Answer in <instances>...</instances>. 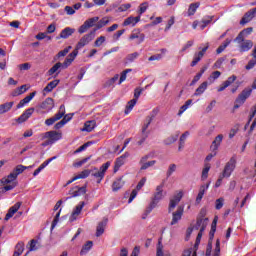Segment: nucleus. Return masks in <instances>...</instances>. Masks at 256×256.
I'll return each mask as SVG.
<instances>
[{"label": "nucleus", "instance_id": "1", "mask_svg": "<svg viewBox=\"0 0 256 256\" xmlns=\"http://www.w3.org/2000/svg\"><path fill=\"white\" fill-rule=\"evenodd\" d=\"M163 187H165L164 184H160L156 187V191L153 194L151 202L146 209V213H151L153 211V209H155V207H157V205H159V202L163 201L165 195H167L166 192H163Z\"/></svg>", "mask_w": 256, "mask_h": 256}, {"label": "nucleus", "instance_id": "2", "mask_svg": "<svg viewBox=\"0 0 256 256\" xmlns=\"http://www.w3.org/2000/svg\"><path fill=\"white\" fill-rule=\"evenodd\" d=\"M109 167H111L110 161L102 164L100 169L94 168V169L90 170V175H92V177L97 179V183H101V181H103V179L105 177V173H107V169H109Z\"/></svg>", "mask_w": 256, "mask_h": 256}, {"label": "nucleus", "instance_id": "3", "mask_svg": "<svg viewBox=\"0 0 256 256\" xmlns=\"http://www.w3.org/2000/svg\"><path fill=\"white\" fill-rule=\"evenodd\" d=\"M235 167H237V157L232 156L224 167V170L222 172V177H226V178L231 177V173L235 171Z\"/></svg>", "mask_w": 256, "mask_h": 256}, {"label": "nucleus", "instance_id": "4", "mask_svg": "<svg viewBox=\"0 0 256 256\" xmlns=\"http://www.w3.org/2000/svg\"><path fill=\"white\" fill-rule=\"evenodd\" d=\"M53 107H55V102L53 101V98H46L45 101H43L37 108V113H49V111L53 110Z\"/></svg>", "mask_w": 256, "mask_h": 256}, {"label": "nucleus", "instance_id": "5", "mask_svg": "<svg viewBox=\"0 0 256 256\" xmlns=\"http://www.w3.org/2000/svg\"><path fill=\"white\" fill-rule=\"evenodd\" d=\"M64 115H65V105L62 104L59 107L58 112L54 116L45 120V125H47V127H51V125H53L54 123H57V121H61Z\"/></svg>", "mask_w": 256, "mask_h": 256}, {"label": "nucleus", "instance_id": "6", "mask_svg": "<svg viewBox=\"0 0 256 256\" xmlns=\"http://www.w3.org/2000/svg\"><path fill=\"white\" fill-rule=\"evenodd\" d=\"M40 136L42 137V139H49L52 145L53 143H57V141H60V139L63 138V134L55 130L42 133Z\"/></svg>", "mask_w": 256, "mask_h": 256}, {"label": "nucleus", "instance_id": "7", "mask_svg": "<svg viewBox=\"0 0 256 256\" xmlns=\"http://www.w3.org/2000/svg\"><path fill=\"white\" fill-rule=\"evenodd\" d=\"M95 38V30L90 32L89 34L84 35L79 42L76 45L77 51H79V49H83V47H85V45H89V43H91V40Z\"/></svg>", "mask_w": 256, "mask_h": 256}, {"label": "nucleus", "instance_id": "8", "mask_svg": "<svg viewBox=\"0 0 256 256\" xmlns=\"http://www.w3.org/2000/svg\"><path fill=\"white\" fill-rule=\"evenodd\" d=\"M181 199H183V192H178L170 199L169 206H168L169 213H171V211H173V209H175L177 205H179V203L181 202Z\"/></svg>", "mask_w": 256, "mask_h": 256}, {"label": "nucleus", "instance_id": "9", "mask_svg": "<svg viewBox=\"0 0 256 256\" xmlns=\"http://www.w3.org/2000/svg\"><path fill=\"white\" fill-rule=\"evenodd\" d=\"M256 16V7L250 9L248 12L244 14L242 19L240 20V25H247V23H251Z\"/></svg>", "mask_w": 256, "mask_h": 256}, {"label": "nucleus", "instance_id": "10", "mask_svg": "<svg viewBox=\"0 0 256 256\" xmlns=\"http://www.w3.org/2000/svg\"><path fill=\"white\" fill-rule=\"evenodd\" d=\"M251 93H253L252 88H245L236 98V103H241L242 105L251 97Z\"/></svg>", "mask_w": 256, "mask_h": 256}, {"label": "nucleus", "instance_id": "11", "mask_svg": "<svg viewBox=\"0 0 256 256\" xmlns=\"http://www.w3.org/2000/svg\"><path fill=\"white\" fill-rule=\"evenodd\" d=\"M87 193V185L82 186V187H74L72 189H70L69 191V195L71 197H81V195H85ZM71 197H69L68 199H71Z\"/></svg>", "mask_w": 256, "mask_h": 256}, {"label": "nucleus", "instance_id": "12", "mask_svg": "<svg viewBox=\"0 0 256 256\" xmlns=\"http://www.w3.org/2000/svg\"><path fill=\"white\" fill-rule=\"evenodd\" d=\"M184 213L183 206H179L175 212L172 213V221L170 225H177L181 221Z\"/></svg>", "mask_w": 256, "mask_h": 256}, {"label": "nucleus", "instance_id": "13", "mask_svg": "<svg viewBox=\"0 0 256 256\" xmlns=\"http://www.w3.org/2000/svg\"><path fill=\"white\" fill-rule=\"evenodd\" d=\"M83 207H85V202H80L78 205H76L69 218V221H71V223H73V221H77V218L79 217V215H81V212L83 211Z\"/></svg>", "mask_w": 256, "mask_h": 256}, {"label": "nucleus", "instance_id": "14", "mask_svg": "<svg viewBox=\"0 0 256 256\" xmlns=\"http://www.w3.org/2000/svg\"><path fill=\"white\" fill-rule=\"evenodd\" d=\"M79 55V51L77 49H74L65 59V61L62 63V69H67L75 61V57Z\"/></svg>", "mask_w": 256, "mask_h": 256}, {"label": "nucleus", "instance_id": "15", "mask_svg": "<svg viewBox=\"0 0 256 256\" xmlns=\"http://www.w3.org/2000/svg\"><path fill=\"white\" fill-rule=\"evenodd\" d=\"M141 21V16H130L123 22V27H135Z\"/></svg>", "mask_w": 256, "mask_h": 256}, {"label": "nucleus", "instance_id": "16", "mask_svg": "<svg viewBox=\"0 0 256 256\" xmlns=\"http://www.w3.org/2000/svg\"><path fill=\"white\" fill-rule=\"evenodd\" d=\"M130 41H133V39H138V43H143L145 41V34L141 33L140 29H134L130 36H129Z\"/></svg>", "mask_w": 256, "mask_h": 256}, {"label": "nucleus", "instance_id": "17", "mask_svg": "<svg viewBox=\"0 0 256 256\" xmlns=\"http://www.w3.org/2000/svg\"><path fill=\"white\" fill-rule=\"evenodd\" d=\"M235 81H237V76H235V75L230 76L226 81H224L220 85V87L218 88V93L225 91L227 89V87L233 85V83H235Z\"/></svg>", "mask_w": 256, "mask_h": 256}, {"label": "nucleus", "instance_id": "18", "mask_svg": "<svg viewBox=\"0 0 256 256\" xmlns=\"http://www.w3.org/2000/svg\"><path fill=\"white\" fill-rule=\"evenodd\" d=\"M251 33H253V28L252 27L246 28L238 34L235 41H237L238 43H243V41H245V37H249Z\"/></svg>", "mask_w": 256, "mask_h": 256}, {"label": "nucleus", "instance_id": "19", "mask_svg": "<svg viewBox=\"0 0 256 256\" xmlns=\"http://www.w3.org/2000/svg\"><path fill=\"white\" fill-rule=\"evenodd\" d=\"M19 209H21V202H17L15 205L10 207L4 218L5 221H9V219H11V217H13V215H15L17 211H19Z\"/></svg>", "mask_w": 256, "mask_h": 256}, {"label": "nucleus", "instance_id": "20", "mask_svg": "<svg viewBox=\"0 0 256 256\" xmlns=\"http://www.w3.org/2000/svg\"><path fill=\"white\" fill-rule=\"evenodd\" d=\"M108 219L104 218L101 222L98 223L96 227V237H101L105 233V228L107 227Z\"/></svg>", "mask_w": 256, "mask_h": 256}, {"label": "nucleus", "instance_id": "21", "mask_svg": "<svg viewBox=\"0 0 256 256\" xmlns=\"http://www.w3.org/2000/svg\"><path fill=\"white\" fill-rule=\"evenodd\" d=\"M34 111L35 108H28L20 117L17 118V123H25V121H27V119L33 115Z\"/></svg>", "mask_w": 256, "mask_h": 256}, {"label": "nucleus", "instance_id": "22", "mask_svg": "<svg viewBox=\"0 0 256 256\" xmlns=\"http://www.w3.org/2000/svg\"><path fill=\"white\" fill-rule=\"evenodd\" d=\"M239 45H240V51L242 53H245L253 48V41L243 40L242 42L239 43Z\"/></svg>", "mask_w": 256, "mask_h": 256}, {"label": "nucleus", "instance_id": "23", "mask_svg": "<svg viewBox=\"0 0 256 256\" xmlns=\"http://www.w3.org/2000/svg\"><path fill=\"white\" fill-rule=\"evenodd\" d=\"M222 142H223V134L217 135L215 137V139L213 140V142H212L211 150L212 151H217Z\"/></svg>", "mask_w": 256, "mask_h": 256}, {"label": "nucleus", "instance_id": "24", "mask_svg": "<svg viewBox=\"0 0 256 256\" xmlns=\"http://www.w3.org/2000/svg\"><path fill=\"white\" fill-rule=\"evenodd\" d=\"M55 159H57V156H54L46 161H44L33 173L34 177H37V175H39V173L41 172L42 169H45V167H47V165H49V163H51V161H55Z\"/></svg>", "mask_w": 256, "mask_h": 256}, {"label": "nucleus", "instance_id": "25", "mask_svg": "<svg viewBox=\"0 0 256 256\" xmlns=\"http://www.w3.org/2000/svg\"><path fill=\"white\" fill-rule=\"evenodd\" d=\"M36 92H32L30 93V95L26 96L24 99H22L18 105H17V109H21V107H25V105H27V103H30L31 100L33 99V97H35Z\"/></svg>", "mask_w": 256, "mask_h": 256}, {"label": "nucleus", "instance_id": "26", "mask_svg": "<svg viewBox=\"0 0 256 256\" xmlns=\"http://www.w3.org/2000/svg\"><path fill=\"white\" fill-rule=\"evenodd\" d=\"M13 102H6L4 104H0V115H5V113H9L11 109H13Z\"/></svg>", "mask_w": 256, "mask_h": 256}, {"label": "nucleus", "instance_id": "27", "mask_svg": "<svg viewBox=\"0 0 256 256\" xmlns=\"http://www.w3.org/2000/svg\"><path fill=\"white\" fill-rule=\"evenodd\" d=\"M213 237H215V232H212V230H210V240L207 244L205 256H211V251H213Z\"/></svg>", "mask_w": 256, "mask_h": 256}, {"label": "nucleus", "instance_id": "28", "mask_svg": "<svg viewBox=\"0 0 256 256\" xmlns=\"http://www.w3.org/2000/svg\"><path fill=\"white\" fill-rule=\"evenodd\" d=\"M96 125H97V122H95V120L87 121L84 124V128L82 129V131H87L88 133H91V131L95 129Z\"/></svg>", "mask_w": 256, "mask_h": 256}, {"label": "nucleus", "instance_id": "29", "mask_svg": "<svg viewBox=\"0 0 256 256\" xmlns=\"http://www.w3.org/2000/svg\"><path fill=\"white\" fill-rule=\"evenodd\" d=\"M252 57H253V59L250 60L248 62V64L245 66V69H247V71L253 69V67H255V65H256V45L252 51Z\"/></svg>", "mask_w": 256, "mask_h": 256}, {"label": "nucleus", "instance_id": "30", "mask_svg": "<svg viewBox=\"0 0 256 256\" xmlns=\"http://www.w3.org/2000/svg\"><path fill=\"white\" fill-rule=\"evenodd\" d=\"M90 249H93V241H87L80 251V255H87L90 251Z\"/></svg>", "mask_w": 256, "mask_h": 256}, {"label": "nucleus", "instance_id": "31", "mask_svg": "<svg viewBox=\"0 0 256 256\" xmlns=\"http://www.w3.org/2000/svg\"><path fill=\"white\" fill-rule=\"evenodd\" d=\"M59 69H63V63L57 62L52 68H50L47 72L49 76L55 75V73H59Z\"/></svg>", "mask_w": 256, "mask_h": 256}, {"label": "nucleus", "instance_id": "32", "mask_svg": "<svg viewBox=\"0 0 256 256\" xmlns=\"http://www.w3.org/2000/svg\"><path fill=\"white\" fill-rule=\"evenodd\" d=\"M123 185H125V182L123 181V178L116 179L112 184V190L113 191H119V189L123 188Z\"/></svg>", "mask_w": 256, "mask_h": 256}, {"label": "nucleus", "instance_id": "33", "mask_svg": "<svg viewBox=\"0 0 256 256\" xmlns=\"http://www.w3.org/2000/svg\"><path fill=\"white\" fill-rule=\"evenodd\" d=\"M73 33H75V29L67 27L61 31L60 37L61 39H68Z\"/></svg>", "mask_w": 256, "mask_h": 256}, {"label": "nucleus", "instance_id": "34", "mask_svg": "<svg viewBox=\"0 0 256 256\" xmlns=\"http://www.w3.org/2000/svg\"><path fill=\"white\" fill-rule=\"evenodd\" d=\"M155 119V115H150L146 117V123H144L142 127V133L147 134V129H149V126L151 125V122Z\"/></svg>", "mask_w": 256, "mask_h": 256}, {"label": "nucleus", "instance_id": "35", "mask_svg": "<svg viewBox=\"0 0 256 256\" xmlns=\"http://www.w3.org/2000/svg\"><path fill=\"white\" fill-rule=\"evenodd\" d=\"M110 18L109 17H104L102 18L97 24H96V29L94 31H97L98 29H103L106 25H109L110 23Z\"/></svg>", "mask_w": 256, "mask_h": 256}, {"label": "nucleus", "instance_id": "36", "mask_svg": "<svg viewBox=\"0 0 256 256\" xmlns=\"http://www.w3.org/2000/svg\"><path fill=\"white\" fill-rule=\"evenodd\" d=\"M59 85V80H53L44 88L45 93H51Z\"/></svg>", "mask_w": 256, "mask_h": 256}, {"label": "nucleus", "instance_id": "37", "mask_svg": "<svg viewBox=\"0 0 256 256\" xmlns=\"http://www.w3.org/2000/svg\"><path fill=\"white\" fill-rule=\"evenodd\" d=\"M207 82H203L195 91L194 95L196 97H199V95H203V93H205V91H207Z\"/></svg>", "mask_w": 256, "mask_h": 256}, {"label": "nucleus", "instance_id": "38", "mask_svg": "<svg viewBox=\"0 0 256 256\" xmlns=\"http://www.w3.org/2000/svg\"><path fill=\"white\" fill-rule=\"evenodd\" d=\"M177 139H179V132H176L175 134L169 136L168 138H166L164 140V143L166 145H173V143H175V141H177Z\"/></svg>", "mask_w": 256, "mask_h": 256}, {"label": "nucleus", "instance_id": "39", "mask_svg": "<svg viewBox=\"0 0 256 256\" xmlns=\"http://www.w3.org/2000/svg\"><path fill=\"white\" fill-rule=\"evenodd\" d=\"M189 136V131L184 132L179 140V147H178V151H181V149H183V147H185V141H187V137Z\"/></svg>", "mask_w": 256, "mask_h": 256}, {"label": "nucleus", "instance_id": "40", "mask_svg": "<svg viewBox=\"0 0 256 256\" xmlns=\"http://www.w3.org/2000/svg\"><path fill=\"white\" fill-rule=\"evenodd\" d=\"M200 5H201V3H199V2L190 4V6L188 8L189 17H191V15H195V13H196L197 9H199Z\"/></svg>", "mask_w": 256, "mask_h": 256}, {"label": "nucleus", "instance_id": "41", "mask_svg": "<svg viewBox=\"0 0 256 256\" xmlns=\"http://www.w3.org/2000/svg\"><path fill=\"white\" fill-rule=\"evenodd\" d=\"M135 105H137V99H132L128 102L126 109H125V115H129V113H131V111H133V107H135Z\"/></svg>", "mask_w": 256, "mask_h": 256}, {"label": "nucleus", "instance_id": "42", "mask_svg": "<svg viewBox=\"0 0 256 256\" xmlns=\"http://www.w3.org/2000/svg\"><path fill=\"white\" fill-rule=\"evenodd\" d=\"M191 103H193V100L189 99L185 102L184 105H182L180 107V110L178 112V116L181 117V115H183V113H185V111H187L189 109V106L191 105Z\"/></svg>", "mask_w": 256, "mask_h": 256}, {"label": "nucleus", "instance_id": "43", "mask_svg": "<svg viewBox=\"0 0 256 256\" xmlns=\"http://www.w3.org/2000/svg\"><path fill=\"white\" fill-rule=\"evenodd\" d=\"M211 21H213V16H206L204 17L201 22H200V29H205V27H207V25H209V23H211Z\"/></svg>", "mask_w": 256, "mask_h": 256}, {"label": "nucleus", "instance_id": "44", "mask_svg": "<svg viewBox=\"0 0 256 256\" xmlns=\"http://www.w3.org/2000/svg\"><path fill=\"white\" fill-rule=\"evenodd\" d=\"M17 179V174L10 173L7 178L2 179V183H15V180Z\"/></svg>", "mask_w": 256, "mask_h": 256}, {"label": "nucleus", "instance_id": "45", "mask_svg": "<svg viewBox=\"0 0 256 256\" xmlns=\"http://www.w3.org/2000/svg\"><path fill=\"white\" fill-rule=\"evenodd\" d=\"M123 165H125V161L123 160V158H117L114 165V173H117V171H119V169H121Z\"/></svg>", "mask_w": 256, "mask_h": 256}, {"label": "nucleus", "instance_id": "46", "mask_svg": "<svg viewBox=\"0 0 256 256\" xmlns=\"http://www.w3.org/2000/svg\"><path fill=\"white\" fill-rule=\"evenodd\" d=\"M230 44H231V40L226 39V41L217 48L216 50L217 54L219 55L220 53H223V51H225V49H227V47H229Z\"/></svg>", "mask_w": 256, "mask_h": 256}, {"label": "nucleus", "instance_id": "47", "mask_svg": "<svg viewBox=\"0 0 256 256\" xmlns=\"http://www.w3.org/2000/svg\"><path fill=\"white\" fill-rule=\"evenodd\" d=\"M205 224H202L200 231L196 237L195 247H199V244L201 243V238L203 237V231H205Z\"/></svg>", "mask_w": 256, "mask_h": 256}, {"label": "nucleus", "instance_id": "48", "mask_svg": "<svg viewBox=\"0 0 256 256\" xmlns=\"http://www.w3.org/2000/svg\"><path fill=\"white\" fill-rule=\"evenodd\" d=\"M26 169H27V166L20 164V165H17L12 172L16 175V177H19V175H21V173H23V171H25Z\"/></svg>", "mask_w": 256, "mask_h": 256}, {"label": "nucleus", "instance_id": "49", "mask_svg": "<svg viewBox=\"0 0 256 256\" xmlns=\"http://www.w3.org/2000/svg\"><path fill=\"white\" fill-rule=\"evenodd\" d=\"M97 21H99V17L96 16V17L89 18L84 23L87 25L89 29H91V27L95 26V23H97Z\"/></svg>", "mask_w": 256, "mask_h": 256}, {"label": "nucleus", "instance_id": "50", "mask_svg": "<svg viewBox=\"0 0 256 256\" xmlns=\"http://www.w3.org/2000/svg\"><path fill=\"white\" fill-rule=\"evenodd\" d=\"M89 175H91V170H84L78 175L74 176V179H87Z\"/></svg>", "mask_w": 256, "mask_h": 256}, {"label": "nucleus", "instance_id": "51", "mask_svg": "<svg viewBox=\"0 0 256 256\" xmlns=\"http://www.w3.org/2000/svg\"><path fill=\"white\" fill-rule=\"evenodd\" d=\"M211 169V165L210 164H205V167L202 170V180L205 181V179H207V177H209V171Z\"/></svg>", "mask_w": 256, "mask_h": 256}, {"label": "nucleus", "instance_id": "52", "mask_svg": "<svg viewBox=\"0 0 256 256\" xmlns=\"http://www.w3.org/2000/svg\"><path fill=\"white\" fill-rule=\"evenodd\" d=\"M219 255H221V241L219 239H217L214 253L212 256H219Z\"/></svg>", "mask_w": 256, "mask_h": 256}, {"label": "nucleus", "instance_id": "53", "mask_svg": "<svg viewBox=\"0 0 256 256\" xmlns=\"http://www.w3.org/2000/svg\"><path fill=\"white\" fill-rule=\"evenodd\" d=\"M155 163H157V161H155V160L148 161V162L144 163V165H142L140 167V171H145V170L149 169V167H153V165H155Z\"/></svg>", "mask_w": 256, "mask_h": 256}, {"label": "nucleus", "instance_id": "54", "mask_svg": "<svg viewBox=\"0 0 256 256\" xmlns=\"http://www.w3.org/2000/svg\"><path fill=\"white\" fill-rule=\"evenodd\" d=\"M224 203H225V199L224 198H218L215 201V209H217V211H219V209H223Z\"/></svg>", "mask_w": 256, "mask_h": 256}, {"label": "nucleus", "instance_id": "55", "mask_svg": "<svg viewBox=\"0 0 256 256\" xmlns=\"http://www.w3.org/2000/svg\"><path fill=\"white\" fill-rule=\"evenodd\" d=\"M221 77V73L219 71H214L210 77H208V81H210V83H213V81H215V79H219Z\"/></svg>", "mask_w": 256, "mask_h": 256}, {"label": "nucleus", "instance_id": "56", "mask_svg": "<svg viewBox=\"0 0 256 256\" xmlns=\"http://www.w3.org/2000/svg\"><path fill=\"white\" fill-rule=\"evenodd\" d=\"M131 71H133L132 69H126L121 73L120 76V80H119V85H121V83H123V81H125L127 79V73H131Z\"/></svg>", "mask_w": 256, "mask_h": 256}, {"label": "nucleus", "instance_id": "57", "mask_svg": "<svg viewBox=\"0 0 256 256\" xmlns=\"http://www.w3.org/2000/svg\"><path fill=\"white\" fill-rule=\"evenodd\" d=\"M23 251H25V244H23L22 242H19L17 245H16V248H15V251L16 253H19L20 255L23 254Z\"/></svg>", "mask_w": 256, "mask_h": 256}, {"label": "nucleus", "instance_id": "58", "mask_svg": "<svg viewBox=\"0 0 256 256\" xmlns=\"http://www.w3.org/2000/svg\"><path fill=\"white\" fill-rule=\"evenodd\" d=\"M4 191H11L17 187V182H12V183H4Z\"/></svg>", "mask_w": 256, "mask_h": 256}, {"label": "nucleus", "instance_id": "59", "mask_svg": "<svg viewBox=\"0 0 256 256\" xmlns=\"http://www.w3.org/2000/svg\"><path fill=\"white\" fill-rule=\"evenodd\" d=\"M59 217H61V210L56 213L54 220L52 221L51 229L57 227V223H59Z\"/></svg>", "mask_w": 256, "mask_h": 256}, {"label": "nucleus", "instance_id": "60", "mask_svg": "<svg viewBox=\"0 0 256 256\" xmlns=\"http://www.w3.org/2000/svg\"><path fill=\"white\" fill-rule=\"evenodd\" d=\"M176 171H177V165L171 164L166 173L167 177H171V175H173V173H175Z\"/></svg>", "mask_w": 256, "mask_h": 256}, {"label": "nucleus", "instance_id": "61", "mask_svg": "<svg viewBox=\"0 0 256 256\" xmlns=\"http://www.w3.org/2000/svg\"><path fill=\"white\" fill-rule=\"evenodd\" d=\"M194 41L193 40H189L183 47L182 49L180 50V53H185V51L191 47H193L194 45Z\"/></svg>", "mask_w": 256, "mask_h": 256}, {"label": "nucleus", "instance_id": "62", "mask_svg": "<svg viewBox=\"0 0 256 256\" xmlns=\"http://www.w3.org/2000/svg\"><path fill=\"white\" fill-rule=\"evenodd\" d=\"M103 43H105V36H100L94 42V47H101V45H103Z\"/></svg>", "mask_w": 256, "mask_h": 256}, {"label": "nucleus", "instance_id": "63", "mask_svg": "<svg viewBox=\"0 0 256 256\" xmlns=\"http://www.w3.org/2000/svg\"><path fill=\"white\" fill-rule=\"evenodd\" d=\"M137 57H139V53L138 52H134L132 54H129L126 57V60L128 61V63H132V61H135V59H137Z\"/></svg>", "mask_w": 256, "mask_h": 256}, {"label": "nucleus", "instance_id": "64", "mask_svg": "<svg viewBox=\"0 0 256 256\" xmlns=\"http://www.w3.org/2000/svg\"><path fill=\"white\" fill-rule=\"evenodd\" d=\"M148 7H149V4L147 2L142 3L139 8L140 15H143V13L147 11Z\"/></svg>", "mask_w": 256, "mask_h": 256}]
</instances>
